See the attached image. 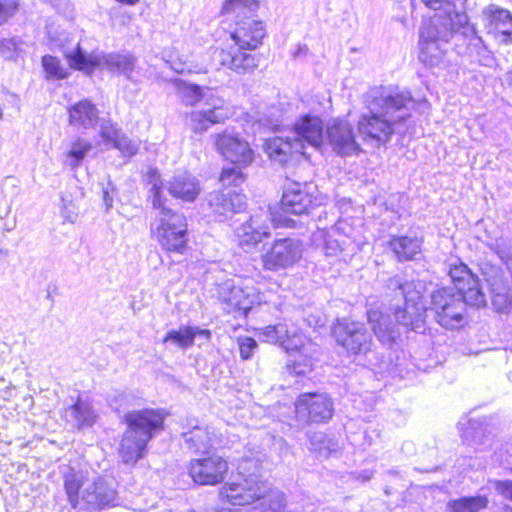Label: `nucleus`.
Wrapping results in <instances>:
<instances>
[{"label": "nucleus", "instance_id": "nucleus-44", "mask_svg": "<svg viewBox=\"0 0 512 512\" xmlns=\"http://www.w3.org/2000/svg\"><path fill=\"white\" fill-rule=\"evenodd\" d=\"M112 147L119 150L123 156L132 157L138 153L140 142L132 140L122 134Z\"/></svg>", "mask_w": 512, "mask_h": 512}, {"label": "nucleus", "instance_id": "nucleus-11", "mask_svg": "<svg viewBox=\"0 0 512 512\" xmlns=\"http://www.w3.org/2000/svg\"><path fill=\"white\" fill-rule=\"evenodd\" d=\"M425 309L438 325L447 330L461 329L468 322L465 301L452 287L434 290Z\"/></svg>", "mask_w": 512, "mask_h": 512}, {"label": "nucleus", "instance_id": "nucleus-16", "mask_svg": "<svg viewBox=\"0 0 512 512\" xmlns=\"http://www.w3.org/2000/svg\"><path fill=\"white\" fill-rule=\"evenodd\" d=\"M333 412V402L324 393H303L295 402L296 418L303 423L326 422Z\"/></svg>", "mask_w": 512, "mask_h": 512}, {"label": "nucleus", "instance_id": "nucleus-35", "mask_svg": "<svg viewBox=\"0 0 512 512\" xmlns=\"http://www.w3.org/2000/svg\"><path fill=\"white\" fill-rule=\"evenodd\" d=\"M67 412L74 419L75 425L79 429L92 426L95 423L96 414L87 401L78 400Z\"/></svg>", "mask_w": 512, "mask_h": 512}, {"label": "nucleus", "instance_id": "nucleus-20", "mask_svg": "<svg viewBox=\"0 0 512 512\" xmlns=\"http://www.w3.org/2000/svg\"><path fill=\"white\" fill-rule=\"evenodd\" d=\"M228 469V462L221 456L213 454L192 460L189 465V474L195 483L216 485L225 479Z\"/></svg>", "mask_w": 512, "mask_h": 512}, {"label": "nucleus", "instance_id": "nucleus-19", "mask_svg": "<svg viewBox=\"0 0 512 512\" xmlns=\"http://www.w3.org/2000/svg\"><path fill=\"white\" fill-rule=\"evenodd\" d=\"M313 187L307 183H291L285 188L281 208L285 213L303 215L320 205L319 198L315 195Z\"/></svg>", "mask_w": 512, "mask_h": 512}, {"label": "nucleus", "instance_id": "nucleus-6", "mask_svg": "<svg viewBox=\"0 0 512 512\" xmlns=\"http://www.w3.org/2000/svg\"><path fill=\"white\" fill-rule=\"evenodd\" d=\"M177 92L186 106H195L203 101V108L188 114V126L197 134L207 131L212 125L224 122L232 115L229 103L211 89L203 90L196 84L176 82Z\"/></svg>", "mask_w": 512, "mask_h": 512}, {"label": "nucleus", "instance_id": "nucleus-43", "mask_svg": "<svg viewBox=\"0 0 512 512\" xmlns=\"http://www.w3.org/2000/svg\"><path fill=\"white\" fill-rule=\"evenodd\" d=\"M21 0H0V27L8 23L20 10Z\"/></svg>", "mask_w": 512, "mask_h": 512}, {"label": "nucleus", "instance_id": "nucleus-55", "mask_svg": "<svg viewBox=\"0 0 512 512\" xmlns=\"http://www.w3.org/2000/svg\"><path fill=\"white\" fill-rule=\"evenodd\" d=\"M103 201L108 211L113 206V196L110 195L109 190H103Z\"/></svg>", "mask_w": 512, "mask_h": 512}, {"label": "nucleus", "instance_id": "nucleus-4", "mask_svg": "<svg viewBox=\"0 0 512 512\" xmlns=\"http://www.w3.org/2000/svg\"><path fill=\"white\" fill-rule=\"evenodd\" d=\"M236 25L231 33L234 45L215 49L212 66L225 67L238 74L251 73L257 68L258 60L246 51L258 48L265 36V29L262 22L253 19L237 21Z\"/></svg>", "mask_w": 512, "mask_h": 512}, {"label": "nucleus", "instance_id": "nucleus-21", "mask_svg": "<svg viewBox=\"0 0 512 512\" xmlns=\"http://www.w3.org/2000/svg\"><path fill=\"white\" fill-rule=\"evenodd\" d=\"M235 235L242 248L249 249L254 247L264 238L270 236L268 213L261 211L252 215L249 220L242 223L235 230Z\"/></svg>", "mask_w": 512, "mask_h": 512}, {"label": "nucleus", "instance_id": "nucleus-45", "mask_svg": "<svg viewBox=\"0 0 512 512\" xmlns=\"http://www.w3.org/2000/svg\"><path fill=\"white\" fill-rule=\"evenodd\" d=\"M122 135L114 124L104 121L100 126V136L106 144L114 145L116 140Z\"/></svg>", "mask_w": 512, "mask_h": 512}, {"label": "nucleus", "instance_id": "nucleus-59", "mask_svg": "<svg viewBox=\"0 0 512 512\" xmlns=\"http://www.w3.org/2000/svg\"><path fill=\"white\" fill-rule=\"evenodd\" d=\"M171 68L174 69L178 73H182L184 71L183 67H176V66L172 65Z\"/></svg>", "mask_w": 512, "mask_h": 512}, {"label": "nucleus", "instance_id": "nucleus-31", "mask_svg": "<svg viewBox=\"0 0 512 512\" xmlns=\"http://www.w3.org/2000/svg\"><path fill=\"white\" fill-rule=\"evenodd\" d=\"M390 247L398 260H414L421 254L422 240L418 237H394L390 241Z\"/></svg>", "mask_w": 512, "mask_h": 512}, {"label": "nucleus", "instance_id": "nucleus-37", "mask_svg": "<svg viewBox=\"0 0 512 512\" xmlns=\"http://www.w3.org/2000/svg\"><path fill=\"white\" fill-rule=\"evenodd\" d=\"M456 293L461 294L465 301V307L467 305L481 307L486 304V297L482 290L480 281L475 275L471 281L466 283L465 288L459 289Z\"/></svg>", "mask_w": 512, "mask_h": 512}, {"label": "nucleus", "instance_id": "nucleus-15", "mask_svg": "<svg viewBox=\"0 0 512 512\" xmlns=\"http://www.w3.org/2000/svg\"><path fill=\"white\" fill-rule=\"evenodd\" d=\"M333 334L337 344L349 355H366L372 349V337L361 322L338 319Z\"/></svg>", "mask_w": 512, "mask_h": 512}, {"label": "nucleus", "instance_id": "nucleus-2", "mask_svg": "<svg viewBox=\"0 0 512 512\" xmlns=\"http://www.w3.org/2000/svg\"><path fill=\"white\" fill-rule=\"evenodd\" d=\"M413 103L409 92L393 86L371 88L365 95L368 113L358 122L359 134L364 140L387 143L395 131V126L408 116Z\"/></svg>", "mask_w": 512, "mask_h": 512}, {"label": "nucleus", "instance_id": "nucleus-47", "mask_svg": "<svg viewBox=\"0 0 512 512\" xmlns=\"http://www.w3.org/2000/svg\"><path fill=\"white\" fill-rule=\"evenodd\" d=\"M240 356L242 359H249L253 351L257 348V342L251 337H239L238 338Z\"/></svg>", "mask_w": 512, "mask_h": 512}, {"label": "nucleus", "instance_id": "nucleus-28", "mask_svg": "<svg viewBox=\"0 0 512 512\" xmlns=\"http://www.w3.org/2000/svg\"><path fill=\"white\" fill-rule=\"evenodd\" d=\"M368 322L377 339L384 345H391L398 337L399 333L392 324L388 315L379 310H368Z\"/></svg>", "mask_w": 512, "mask_h": 512}, {"label": "nucleus", "instance_id": "nucleus-42", "mask_svg": "<svg viewBox=\"0 0 512 512\" xmlns=\"http://www.w3.org/2000/svg\"><path fill=\"white\" fill-rule=\"evenodd\" d=\"M42 66L47 78L65 79L68 76V72L61 66L60 61L54 56H44L42 58Z\"/></svg>", "mask_w": 512, "mask_h": 512}, {"label": "nucleus", "instance_id": "nucleus-18", "mask_svg": "<svg viewBox=\"0 0 512 512\" xmlns=\"http://www.w3.org/2000/svg\"><path fill=\"white\" fill-rule=\"evenodd\" d=\"M302 251L299 240L291 238L275 240L272 247L262 255L263 267L271 271L289 268L301 259Z\"/></svg>", "mask_w": 512, "mask_h": 512}, {"label": "nucleus", "instance_id": "nucleus-3", "mask_svg": "<svg viewBox=\"0 0 512 512\" xmlns=\"http://www.w3.org/2000/svg\"><path fill=\"white\" fill-rule=\"evenodd\" d=\"M148 183L151 185V203L157 211L151 223V233L163 249L182 254L188 242L186 217L165 206L163 183L156 170L149 172Z\"/></svg>", "mask_w": 512, "mask_h": 512}, {"label": "nucleus", "instance_id": "nucleus-27", "mask_svg": "<svg viewBox=\"0 0 512 512\" xmlns=\"http://www.w3.org/2000/svg\"><path fill=\"white\" fill-rule=\"evenodd\" d=\"M200 190L198 180L186 172L175 175L168 183L169 193L185 202L194 201Z\"/></svg>", "mask_w": 512, "mask_h": 512}, {"label": "nucleus", "instance_id": "nucleus-40", "mask_svg": "<svg viewBox=\"0 0 512 512\" xmlns=\"http://www.w3.org/2000/svg\"><path fill=\"white\" fill-rule=\"evenodd\" d=\"M511 13L506 10L502 9L495 5H490L483 11V16L486 21V29L488 30V33L494 34L497 33V30L501 26L502 23L505 22V20L508 19V16Z\"/></svg>", "mask_w": 512, "mask_h": 512}, {"label": "nucleus", "instance_id": "nucleus-48", "mask_svg": "<svg viewBox=\"0 0 512 512\" xmlns=\"http://www.w3.org/2000/svg\"><path fill=\"white\" fill-rule=\"evenodd\" d=\"M422 1L427 7L431 8L435 11L439 10V12H437L436 14H442L443 17L445 18V22H448L447 11H446L447 5H451L453 7V9L455 11H457L455 5L451 2H449L448 0H422Z\"/></svg>", "mask_w": 512, "mask_h": 512}, {"label": "nucleus", "instance_id": "nucleus-52", "mask_svg": "<svg viewBox=\"0 0 512 512\" xmlns=\"http://www.w3.org/2000/svg\"><path fill=\"white\" fill-rule=\"evenodd\" d=\"M259 126L268 129V130H278L280 127V120L278 118H274V114H271L267 117H261L258 120Z\"/></svg>", "mask_w": 512, "mask_h": 512}, {"label": "nucleus", "instance_id": "nucleus-29", "mask_svg": "<svg viewBox=\"0 0 512 512\" xmlns=\"http://www.w3.org/2000/svg\"><path fill=\"white\" fill-rule=\"evenodd\" d=\"M182 437L186 447L195 453L205 452L217 442L214 432L202 426H193L190 430L183 432Z\"/></svg>", "mask_w": 512, "mask_h": 512}, {"label": "nucleus", "instance_id": "nucleus-58", "mask_svg": "<svg viewBox=\"0 0 512 512\" xmlns=\"http://www.w3.org/2000/svg\"><path fill=\"white\" fill-rule=\"evenodd\" d=\"M506 80H507L509 86L512 87V71L507 74V79Z\"/></svg>", "mask_w": 512, "mask_h": 512}, {"label": "nucleus", "instance_id": "nucleus-5", "mask_svg": "<svg viewBox=\"0 0 512 512\" xmlns=\"http://www.w3.org/2000/svg\"><path fill=\"white\" fill-rule=\"evenodd\" d=\"M446 11L448 22L442 14H435L425 20L420 29L419 60L430 68L443 64L444 46L467 23L466 13L455 11L451 5H447Z\"/></svg>", "mask_w": 512, "mask_h": 512}, {"label": "nucleus", "instance_id": "nucleus-49", "mask_svg": "<svg viewBox=\"0 0 512 512\" xmlns=\"http://www.w3.org/2000/svg\"><path fill=\"white\" fill-rule=\"evenodd\" d=\"M494 35L501 42L512 41V15L511 14L508 16V19L505 20V22L501 24V26L497 30V33H494Z\"/></svg>", "mask_w": 512, "mask_h": 512}, {"label": "nucleus", "instance_id": "nucleus-14", "mask_svg": "<svg viewBox=\"0 0 512 512\" xmlns=\"http://www.w3.org/2000/svg\"><path fill=\"white\" fill-rule=\"evenodd\" d=\"M401 295L404 297V307H396L394 316L400 325L413 331L423 328L426 309L422 303V284L415 281H397Z\"/></svg>", "mask_w": 512, "mask_h": 512}, {"label": "nucleus", "instance_id": "nucleus-53", "mask_svg": "<svg viewBox=\"0 0 512 512\" xmlns=\"http://www.w3.org/2000/svg\"><path fill=\"white\" fill-rule=\"evenodd\" d=\"M493 302L500 310H505L512 305V299L508 295L500 292L495 294Z\"/></svg>", "mask_w": 512, "mask_h": 512}, {"label": "nucleus", "instance_id": "nucleus-38", "mask_svg": "<svg viewBox=\"0 0 512 512\" xmlns=\"http://www.w3.org/2000/svg\"><path fill=\"white\" fill-rule=\"evenodd\" d=\"M458 429L464 441L479 444L483 442L485 429L479 420L462 418L458 423Z\"/></svg>", "mask_w": 512, "mask_h": 512}, {"label": "nucleus", "instance_id": "nucleus-7", "mask_svg": "<svg viewBox=\"0 0 512 512\" xmlns=\"http://www.w3.org/2000/svg\"><path fill=\"white\" fill-rule=\"evenodd\" d=\"M164 414L143 409L125 415L127 429L123 434L119 455L126 464H135L144 457L148 442L163 429Z\"/></svg>", "mask_w": 512, "mask_h": 512}, {"label": "nucleus", "instance_id": "nucleus-13", "mask_svg": "<svg viewBox=\"0 0 512 512\" xmlns=\"http://www.w3.org/2000/svg\"><path fill=\"white\" fill-rule=\"evenodd\" d=\"M219 300L227 313L245 316L254 305L262 304L263 296L254 287L251 279H230L219 285Z\"/></svg>", "mask_w": 512, "mask_h": 512}, {"label": "nucleus", "instance_id": "nucleus-41", "mask_svg": "<svg viewBox=\"0 0 512 512\" xmlns=\"http://www.w3.org/2000/svg\"><path fill=\"white\" fill-rule=\"evenodd\" d=\"M244 174L240 168L237 167H224L220 175V182L222 183L225 191H233L231 187L237 188L244 182Z\"/></svg>", "mask_w": 512, "mask_h": 512}, {"label": "nucleus", "instance_id": "nucleus-22", "mask_svg": "<svg viewBox=\"0 0 512 512\" xmlns=\"http://www.w3.org/2000/svg\"><path fill=\"white\" fill-rule=\"evenodd\" d=\"M327 138L333 150L339 155L356 154L360 147L357 144L351 125L342 120H334L327 127Z\"/></svg>", "mask_w": 512, "mask_h": 512}, {"label": "nucleus", "instance_id": "nucleus-62", "mask_svg": "<svg viewBox=\"0 0 512 512\" xmlns=\"http://www.w3.org/2000/svg\"><path fill=\"white\" fill-rule=\"evenodd\" d=\"M311 512H316L315 510H312Z\"/></svg>", "mask_w": 512, "mask_h": 512}, {"label": "nucleus", "instance_id": "nucleus-57", "mask_svg": "<svg viewBox=\"0 0 512 512\" xmlns=\"http://www.w3.org/2000/svg\"><path fill=\"white\" fill-rule=\"evenodd\" d=\"M306 53H307V47L305 45H303V46L299 45L297 51L294 53V56L298 57L299 55L306 54Z\"/></svg>", "mask_w": 512, "mask_h": 512}, {"label": "nucleus", "instance_id": "nucleus-46", "mask_svg": "<svg viewBox=\"0 0 512 512\" xmlns=\"http://www.w3.org/2000/svg\"><path fill=\"white\" fill-rule=\"evenodd\" d=\"M460 30H462V34L466 37H471L470 45L475 47L478 53L486 50L482 38L477 35L475 27L473 25H469L468 20L467 23L460 28Z\"/></svg>", "mask_w": 512, "mask_h": 512}, {"label": "nucleus", "instance_id": "nucleus-60", "mask_svg": "<svg viewBox=\"0 0 512 512\" xmlns=\"http://www.w3.org/2000/svg\"><path fill=\"white\" fill-rule=\"evenodd\" d=\"M139 2V0H125V4L135 5Z\"/></svg>", "mask_w": 512, "mask_h": 512}, {"label": "nucleus", "instance_id": "nucleus-9", "mask_svg": "<svg viewBox=\"0 0 512 512\" xmlns=\"http://www.w3.org/2000/svg\"><path fill=\"white\" fill-rule=\"evenodd\" d=\"M64 488L73 508L96 510L116 499V491L105 480H88L82 472L73 469L64 475Z\"/></svg>", "mask_w": 512, "mask_h": 512}, {"label": "nucleus", "instance_id": "nucleus-10", "mask_svg": "<svg viewBox=\"0 0 512 512\" xmlns=\"http://www.w3.org/2000/svg\"><path fill=\"white\" fill-rule=\"evenodd\" d=\"M63 54L73 69L87 74L92 73L95 69H106L113 73L123 74L129 79L136 62L135 57L131 54L98 52L87 54L81 49L79 42L72 48H64Z\"/></svg>", "mask_w": 512, "mask_h": 512}, {"label": "nucleus", "instance_id": "nucleus-17", "mask_svg": "<svg viewBox=\"0 0 512 512\" xmlns=\"http://www.w3.org/2000/svg\"><path fill=\"white\" fill-rule=\"evenodd\" d=\"M216 150L226 159L241 167H247L254 160L249 143L233 130L226 129L213 136Z\"/></svg>", "mask_w": 512, "mask_h": 512}, {"label": "nucleus", "instance_id": "nucleus-50", "mask_svg": "<svg viewBox=\"0 0 512 512\" xmlns=\"http://www.w3.org/2000/svg\"><path fill=\"white\" fill-rule=\"evenodd\" d=\"M491 483L499 495L507 500L512 501V480H495Z\"/></svg>", "mask_w": 512, "mask_h": 512}, {"label": "nucleus", "instance_id": "nucleus-23", "mask_svg": "<svg viewBox=\"0 0 512 512\" xmlns=\"http://www.w3.org/2000/svg\"><path fill=\"white\" fill-rule=\"evenodd\" d=\"M293 140L299 141L303 145V150L310 146L317 149L323 143V124L319 117L305 115L295 124L293 130Z\"/></svg>", "mask_w": 512, "mask_h": 512}, {"label": "nucleus", "instance_id": "nucleus-8", "mask_svg": "<svg viewBox=\"0 0 512 512\" xmlns=\"http://www.w3.org/2000/svg\"><path fill=\"white\" fill-rule=\"evenodd\" d=\"M258 337L262 341L280 345L287 352L298 353L289 365L292 373L303 375L312 370L318 346L303 335L293 323L268 325L258 330Z\"/></svg>", "mask_w": 512, "mask_h": 512}, {"label": "nucleus", "instance_id": "nucleus-33", "mask_svg": "<svg viewBox=\"0 0 512 512\" xmlns=\"http://www.w3.org/2000/svg\"><path fill=\"white\" fill-rule=\"evenodd\" d=\"M92 150V143L84 138L77 137L71 143L65 154L64 164L72 170L78 168L84 158Z\"/></svg>", "mask_w": 512, "mask_h": 512}, {"label": "nucleus", "instance_id": "nucleus-32", "mask_svg": "<svg viewBox=\"0 0 512 512\" xmlns=\"http://www.w3.org/2000/svg\"><path fill=\"white\" fill-rule=\"evenodd\" d=\"M258 8L256 0H225L221 8L223 16L235 18L236 22L248 20Z\"/></svg>", "mask_w": 512, "mask_h": 512}, {"label": "nucleus", "instance_id": "nucleus-51", "mask_svg": "<svg viewBox=\"0 0 512 512\" xmlns=\"http://www.w3.org/2000/svg\"><path fill=\"white\" fill-rule=\"evenodd\" d=\"M17 43L14 39L0 41V53L5 59H13L16 55Z\"/></svg>", "mask_w": 512, "mask_h": 512}, {"label": "nucleus", "instance_id": "nucleus-34", "mask_svg": "<svg viewBox=\"0 0 512 512\" xmlns=\"http://www.w3.org/2000/svg\"><path fill=\"white\" fill-rule=\"evenodd\" d=\"M488 502L485 495L461 497L448 502L447 512H479L487 507Z\"/></svg>", "mask_w": 512, "mask_h": 512}, {"label": "nucleus", "instance_id": "nucleus-61", "mask_svg": "<svg viewBox=\"0 0 512 512\" xmlns=\"http://www.w3.org/2000/svg\"><path fill=\"white\" fill-rule=\"evenodd\" d=\"M502 512H512V508L509 507V506H506V507L503 508Z\"/></svg>", "mask_w": 512, "mask_h": 512}, {"label": "nucleus", "instance_id": "nucleus-25", "mask_svg": "<svg viewBox=\"0 0 512 512\" xmlns=\"http://www.w3.org/2000/svg\"><path fill=\"white\" fill-rule=\"evenodd\" d=\"M209 204L215 214L227 216L245 208V195L237 191L221 190L210 195Z\"/></svg>", "mask_w": 512, "mask_h": 512}, {"label": "nucleus", "instance_id": "nucleus-36", "mask_svg": "<svg viewBox=\"0 0 512 512\" xmlns=\"http://www.w3.org/2000/svg\"><path fill=\"white\" fill-rule=\"evenodd\" d=\"M310 450L315 452L319 457L328 458L338 452L339 446L337 442L329 438L323 432H314L309 436Z\"/></svg>", "mask_w": 512, "mask_h": 512}, {"label": "nucleus", "instance_id": "nucleus-54", "mask_svg": "<svg viewBox=\"0 0 512 512\" xmlns=\"http://www.w3.org/2000/svg\"><path fill=\"white\" fill-rule=\"evenodd\" d=\"M62 216H63V218L66 221H68L70 223H75L77 218H78L77 212H75L74 210L69 209L66 206L62 210Z\"/></svg>", "mask_w": 512, "mask_h": 512}, {"label": "nucleus", "instance_id": "nucleus-24", "mask_svg": "<svg viewBox=\"0 0 512 512\" xmlns=\"http://www.w3.org/2000/svg\"><path fill=\"white\" fill-rule=\"evenodd\" d=\"M264 150L268 157L280 164L286 163L293 154L308 157L306 151L303 150V145L299 141H294L293 138L287 137H272L265 140Z\"/></svg>", "mask_w": 512, "mask_h": 512}, {"label": "nucleus", "instance_id": "nucleus-26", "mask_svg": "<svg viewBox=\"0 0 512 512\" xmlns=\"http://www.w3.org/2000/svg\"><path fill=\"white\" fill-rule=\"evenodd\" d=\"M196 337L208 341L211 337V332L197 326H180L178 329L168 331L163 339V343H170L182 350H186L193 346Z\"/></svg>", "mask_w": 512, "mask_h": 512}, {"label": "nucleus", "instance_id": "nucleus-30", "mask_svg": "<svg viewBox=\"0 0 512 512\" xmlns=\"http://www.w3.org/2000/svg\"><path fill=\"white\" fill-rule=\"evenodd\" d=\"M98 110L89 100H82L69 109V122L79 128L89 129L98 120Z\"/></svg>", "mask_w": 512, "mask_h": 512}, {"label": "nucleus", "instance_id": "nucleus-12", "mask_svg": "<svg viewBox=\"0 0 512 512\" xmlns=\"http://www.w3.org/2000/svg\"><path fill=\"white\" fill-rule=\"evenodd\" d=\"M323 241V250L326 256L333 257L340 253L346 256L353 255L365 244L366 239L361 230L353 227L346 220H339L329 231L319 229L313 234V242Z\"/></svg>", "mask_w": 512, "mask_h": 512}, {"label": "nucleus", "instance_id": "nucleus-56", "mask_svg": "<svg viewBox=\"0 0 512 512\" xmlns=\"http://www.w3.org/2000/svg\"><path fill=\"white\" fill-rule=\"evenodd\" d=\"M372 477H373V471L365 470V471L361 472L357 478L360 479L362 482H366V481L370 480Z\"/></svg>", "mask_w": 512, "mask_h": 512}, {"label": "nucleus", "instance_id": "nucleus-39", "mask_svg": "<svg viewBox=\"0 0 512 512\" xmlns=\"http://www.w3.org/2000/svg\"><path fill=\"white\" fill-rule=\"evenodd\" d=\"M448 275L454 284L455 291L465 288L466 283L475 276L466 264L458 261L449 264Z\"/></svg>", "mask_w": 512, "mask_h": 512}, {"label": "nucleus", "instance_id": "nucleus-1", "mask_svg": "<svg viewBox=\"0 0 512 512\" xmlns=\"http://www.w3.org/2000/svg\"><path fill=\"white\" fill-rule=\"evenodd\" d=\"M262 454L244 456L238 462L237 475L226 482L220 490L222 499L243 509H223L221 512H283L284 494L263 480L258 474Z\"/></svg>", "mask_w": 512, "mask_h": 512}]
</instances>
